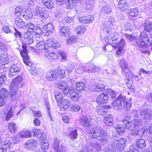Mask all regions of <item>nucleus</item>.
I'll list each match as a JSON object with an SVG mask.
<instances>
[{"mask_svg": "<svg viewBox=\"0 0 152 152\" xmlns=\"http://www.w3.org/2000/svg\"><path fill=\"white\" fill-rule=\"evenodd\" d=\"M77 41V39L74 36H70L68 39L67 40V42L69 44H71L74 43Z\"/></svg>", "mask_w": 152, "mask_h": 152, "instance_id": "6e6d98bb", "label": "nucleus"}, {"mask_svg": "<svg viewBox=\"0 0 152 152\" xmlns=\"http://www.w3.org/2000/svg\"><path fill=\"white\" fill-rule=\"evenodd\" d=\"M108 94H110L112 98H115L116 96V93L112 89L109 88L106 91Z\"/></svg>", "mask_w": 152, "mask_h": 152, "instance_id": "4d7b16f0", "label": "nucleus"}, {"mask_svg": "<svg viewBox=\"0 0 152 152\" xmlns=\"http://www.w3.org/2000/svg\"><path fill=\"white\" fill-rule=\"evenodd\" d=\"M31 136V133L30 131L23 129L20 131L16 135L12 137L13 142L14 143H17L22 138L30 137Z\"/></svg>", "mask_w": 152, "mask_h": 152, "instance_id": "ddd939ff", "label": "nucleus"}, {"mask_svg": "<svg viewBox=\"0 0 152 152\" xmlns=\"http://www.w3.org/2000/svg\"><path fill=\"white\" fill-rule=\"evenodd\" d=\"M125 36L132 44L133 45L136 42V44L142 48L146 46V41L148 43L149 42L147 34L144 31L140 33V34L137 39L135 37H133L131 35L125 34Z\"/></svg>", "mask_w": 152, "mask_h": 152, "instance_id": "1a4fd4ad", "label": "nucleus"}, {"mask_svg": "<svg viewBox=\"0 0 152 152\" xmlns=\"http://www.w3.org/2000/svg\"><path fill=\"white\" fill-rule=\"evenodd\" d=\"M108 101L107 95L105 92L98 95L96 99V101L99 104L107 103Z\"/></svg>", "mask_w": 152, "mask_h": 152, "instance_id": "aec40b11", "label": "nucleus"}, {"mask_svg": "<svg viewBox=\"0 0 152 152\" xmlns=\"http://www.w3.org/2000/svg\"><path fill=\"white\" fill-rule=\"evenodd\" d=\"M17 129L16 124L14 122H11L8 124V130L11 134H13Z\"/></svg>", "mask_w": 152, "mask_h": 152, "instance_id": "473e14b6", "label": "nucleus"}, {"mask_svg": "<svg viewBox=\"0 0 152 152\" xmlns=\"http://www.w3.org/2000/svg\"><path fill=\"white\" fill-rule=\"evenodd\" d=\"M59 53L61 57V61H63L66 60L67 58L66 53L64 51H60Z\"/></svg>", "mask_w": 152, "mask_h": 152, "instance_id": "680f3d73", "label": "nucleus"}, {"mask_svg": "<svg viewBox=\"0 0 152 152\" xmlns=\"http://www.w3.org/2000/svg\"><path fill=\"white\" fill-rule=\"evenodd\" d=\"M46 105L47 106V113L48 114V115L50 118V122L51 124H53L54 123V121L53 120V119L52 117L51 116V114L50 113V107L49 106V103L48 102H46Z\"/></svg>", "mask_w": 152, "mask_h": 152, "instance_id": "864d4df0", "label": "nucleus"}, {"mask_svg": "<svg viewBox=\"0 0 152 152\" xmlns=\"http://www.w3.org/2000/svg\"><path fill=\"white\" fill-rule=\"evenodd\" d=\"M30 10L29 9H26L25 10V14H22L23 17L26 19H31L32 16L31 12L30 11Z\"/></svg>", "mask_w": 152, "mask_h": 152, "instance_id": "c03bdc74", "label": "nucleus"}, {"mask_svg": "<svg viewBox=\"0 0 152 152\" xmlns=\"http://www.w3.org/2000/svg\"><path fill=\"white\" fill-rule=\"evenodd\" d=\"M144 137L149 142V144L150 145V146L148 149L145 152H152V134Z\"/></svg>", "mask_w": 152, "mask_h": 152, "instance_id": "a18cd8bd", "label": "nucleus"}, {"mask_svg": "<svg viewBox=\"0 0 152 152\" xmlns=\"http://www.w3.org/2000/svg\"><path fill=\"white\" fill-rule=\"evenodd\" d=\"M23 11L20 7H18L15 8V14L17 16H19L23 13Z\"/></svg>", "mask_w": 152, "mask_h": 152, "instance_id": "052dcab7", "label": "nucleus"}, {"mask_svg": "<svg viewBox=\"0 0 152 152\" xmlns=\"http://www.w3.org/2000/svg\"><path fill=\"white\" fill-rule=\"evenodd\" d=\"M26 28H29L31 29H33V30H34V32L36 33V34L37 35H38V33L35 31V30H37L38 27L36 28L35 29H34L35 27L34 25L32 23H28L26 25Z\"/></svg>", "mask_w": 152, "mask_h": 152, "instance_id": "13d9d810", "label": "nucleus"}, {"mask_svg": "<svg viewBox=\"0 0 152 152\" xmlns=\"http://www.w3.org/2000/svg\"><path fill=\"white\" fill-rule=\"evenodd\" d=\"M57 87L59 89L63 91L64 94L65 95L67 96L69 94V90L70 88L67 86V84L64 81L62 82L59 83H57Z\"/></svg>", "mask_w": 152, "mask_h": 152, "instance_id": "6ab92c4d", "label": "nucleus"}, {"mask_svg": "<svg viewBox=\"0 0 152 152\" xmlns=\"http://www.w3.org/2000/svg\"><path fill=\"white\" fill-rule=\"evenodd\" d=\"M55 97L56 100L58 103L61 102L63 99V96L62 94L59 92H56L55 94Z\"/></svg>", "mask_w": 152, "mask_h": 152, "instance_id": "37998d69", "label": "nucleus"}, {"mask_svg": "<svg viewBox=\"0 0 152 152\" xmlns=\"http://www.w3.org/2000/svg\"><path fill=\"white\" fill-rule=\"evenodd\" d=\"M59 33L61 36L68 37L70 34L69 28L66 26H61L59 28Z\"/></svg>", "mask_w": 152, "mask_h": 152, "instance_id": "393cba45", "label": "nucleus"}, {"mask_svg": "<svg viewBox=\"0 0 152 152\" xmlns=\"http://www.w3.org/2000/svg\"><path fill=\"white\" fill-rule=\"evenodd\" d=\"M6 54H2L0 56V64H2L5 63H7L8 60Z\"/></svg>", "mask_w": 152, "mask_h": 152, "instance_id": "de8ad7c7", "label": "nucleus"}, {"mask_svg": "<svg viewBox=\"0 0 152 152\" xmlns=\"http://www.w3.org/2000/svg\"><path fill=\"white\" fill-rule=\"evenodd\" d=\"M23 36L26 44H30L33 42V37L30 33L27 32L24 33Z\"/></svg>", "mask_w": 152, "mask_h": 152, "instance_id": "cd10ccee", "label": "nucleus"}, {"mask_svg": "<svg viewBox=\"0 0 152 152\" xmlns=\"http://www.w3.org/2000/svg\"><path fill=\"white\" fill-rule=\"evenodd\" d=\"M124 152H139V150L135 148V146H132L130 147L129 150H126Z\"/></svg>", "mask_w": 152, "mask_h": 152, "instance_id": "e2e57ef3", "label": "nucleus"}, {"mask_svg": "<svg viewBox=\"0 0 152 152\" xmlns=\"http://www.w3.org/2000/svg\"><path fill=\"white\" fill-rule=\"evenodd\" d=\"M97 112L98 114L103 115L106 114L107 110L105 109L103 106H102L100 109H97Z\"/></svg>", "mask_w": 152, "mask_h": 152, "instance_id": "5fc2aeb1", "label": "nucleus"}, {"mask_svg": "<svg viewBox=\"0 0 152 152\" xmlns=\"http://www.w3.org/2000/svg\"><path fill=\"white\" fill-rule=\"evenodd\" d=\"M144 25V29L145 31L147 32L152 31V22L149 20H147L145 21Z\"/></svg>", "mask_w": 152, "mask_h": 152, "instance_id": "c756f323", "label": "nucleus"}, {"mask_svg": "<svg viewBox=\"0 0 152 152\" xmlns=\"http://www.w3.org/2000/svg\"><path fill=\"white\" fill-rule=\"evenodd\" d=\"M0 144L3 148L6 150L7 148H9L11 146L12 143L10 140L3 139V140H1Z\"/></svg>", "mask_w": 152, "mask_h": 152, "instance_id": "c9c22d12", "label": "nucleus"}, {"mask_svg": "<svg viewBox=\"0 0 152 152\" xmlns=\"http://www.w3.org/2000/svg\"><path fill=\"white\" fill-rule=\"evenodd\" d=\"M6 79V77L4 75H1L0 77V87L3 86Z\"/></svg>", "mask_w": 152, "mask_h": 152, "instance_id": "69168bd1", "label": "nucleus"}, {"mask_svg": "<svg viewBox=\"0 0 152 152\" xmlns=\"http://www.w3.org/2000/svg\"><path fill=\"white\" fill-rule=\"evenodd\" d=\"M15 23L17 27L19 28H22L25 25L24 22L19 17L15 18Z\"/></svg>", "mask_w": 152, "mask_h": 152, "instance_id": "72a5a7b5", "label": "nucleus"}, {"mask_svg": "<svg viewBox=\"0 0 152 152\" xmlns=\"http://www.w3.org/2000/svg\"><path fill=\"white\" fill-rule=\"evenodd\" d=\"M104 121L105 124L108 126L113 125V117L110 114H108L104 117Z\"/></svg>", "mask_w": 152, "mask_h": 152, "instance_id": "c85d7f7f", "label": "nucleus"}, {"mask_svg": "<svg viewBox=\"0 0 152 152\" xmlns=\"http://www.w3.org/2000/svg\"><path fill=\"white\" fill-rule=\"evenodd\" d=\"M108 136H107V138ZM111 141H109L108 143V147L111 149H113L114 148L119 149L120 151L124 150L126 146L127 143L126 139L124 138H120L117 140H115L114 137H113ZM107 142L106 143H102L104 145L107 144L108 142V138H107Z\"/></svg>", "mask_w": 152, "mask_h": 152, "instance_id": "9d476101", "label": "nucleus"}, {"mask_svg": "<svg viewBox=\"0 0 152 152\" xmlns=\"http://www.w3.org/2000/svg\"><path fill=\"white\" fill-rule=\"evenodd\" d=\"M136 144L137 148L140 149L145 148L146 145L145 140L140 138L137 139Z\"/></svg>", "mask_w": 152, "mask_h": 152, "instance_id": "7c9ffc66", "label": "nucleus"}, {"mask_svg": "<svg viewBox=\"0 0 152 152\" xmlns=\"http://www.w3.org/2000/svg\"><path fill=\"white\" fill-rule=\"evenodd\" d=\"M62 22L65 25L72 24L73 23V18L72 17L67 16L63 18Z\"/></svg>", "mask_w": 152, "mask_h": 152, "instance_id": "4c0bfd02", "label": "nucleus"}, {"mask_svg": "<svg viewBox=\"0 0 152 152\" xmlns=\"http://www.w3.org/2000/svg\"><path fill=\"white\" fill-rule=\"evenodd\" d=\"M94 4V0H85L83 6L86 10H91L93 8Z\"/></svg>", "mask_w": 152, "mask_h": 152, "instance_id": "bb28decb", "label": "nucleus"}, {"mask_svg": "<svg viewBox=\"0 0 152 152\" xmlns=\"http://www.w3.org/2000/svg\"><path fill=\"white\" fill-rule=\"evenodd\" d=\"M61 107L64 110L66 109L71 104V101L68 99H64L61 103Z\"/></svg>", "mask_w": 152, "mask_h": 152, "instance_id": "e433bc0d", "label": "nucleus"}, {"mask_svg": "<svg viewBox=\"0 0 152 152\" xmlns=\"http://www.w3.org/2000/svg\"><path fill=\"white\" fill-rule=\"evenodd\" d=\"M119 37V35L118 34V37L117 39H115L116 41V42L114 43H112L110 44L107 43L109 45H111L113 47H115L118 48V50L116 52L117 54L119 56H121L123 53V48L125 44V40L123 39H121L119 41V42H118L117 43H116L118 40V38Z\"/></svg>", "mask_w": 152, "mask_h": 152, "instance_id": "4468645a", "label": "nucleus"}, {"mask_svg": "<svg viewBox=\"0 0 152 152\" xmlns=\"http://www.w3.org/2000/svg\"><path fill=\"white\" fill-rule=\"evenodd\" d=\"M102 12L107 14H109L112 11L110 7L108 6H105V7L102 8Z\"/></svg>", "mask_w": 152, "mask_h": 152, "instance_id": "8fccbe9b", "label": "nucleus"}, {"mask_svg": "<svg viewBox=\"0 0 152 152\" xmlns=\"http://www.w3.org/2000/svg\"><path fill=\"white\" fill-rule=\"evenodd\" d=\"M75 88L72 87L69 90V94H67L68 96L72 100L74 101H76L78 100L80 95V93L78 91H75Z\"/></svg>", "mask_w": 152, "mask_h": 152, "instance_id": "f3484780", "label": "nucleus"}, {"mask_svg": "<svg viewBox=\"0 0 152 152\" xmlns=\"http://www.w3.org/2000/svg\"><path fill=\"white\" fill-rule=\"evenodd\" d=\"M37 141L34 139H31L25 143V147L28 149H33L36 146Z\"/></svg>", "mask_w": 152, "mask_h": 152, "instance_id": "b1692460", "label": "nucleus"}, {"mask_svg": "<svg viewBox=\"0 0 152 152\" xmlns=\"http://www.w3.org/2000/svg\"><path fill=\"white\" fill-rule=\"evenodd\" d=\"M23 50L20 52V54L23 58V61L26 65L30 66L31 63L28 60L29 57L28 56L27 47L25 44H23L22 45Z\"/></svg>", "mask_w": 152, "mask_h": 152, "instance_id": "2eb2a0df", "label": "nucleus"}, {"mask_svg": "<svg viewBox=\"0 0 152 152\" xmlns=\"http://www.w3.org/2000/svg\"><path fill=\"white\" fill-rule=\"evenodd\" d=\"M76 88L75 89L79 91L84 90L86 89V86L84 83L82 82H79L76 83Z\"/></svg>", "mask_w": 152, "mask_h": 152, "instance_id": "ea45409f", "label": "nucleus"}, {"mask_svg": "<svg viewBox=\"0 0 152 152\" xmlns=\"http://www.w3.org/2000/svg\"><path fill=\"white\" fill-rule=\"evenodd\" d=\"M4 115L6 117L7 121L9 120L14 115L13 108L11 106L6 107L4 110Z\"/></svg>", "mask_w": 152, "mask_h": 152, "instance_id": "5701e85b", "label": "nucleus"}, {"mask_svg": "<svg viewBox=\"0 0 152 152\" xmlns=\"http://www.w3.org/2000/svg\"><path fill=\"white\" fill-rule=\"evenodd\" d=\"M49 143L47 140L41 141L40 143V145L41 148L43 150L47 149L48 148Z\"/></svg>", "mask_w": 152, "mask_h": 152, "instance_id": "49530a36", "label": "nucleus"}, {"mask_svg": "<svg viewBox=\"0 0 152 152\" xmlns=\"http://www.w3.org/2000/svg\"><path fill=\"white\" fill-rule=\"evenodd\" d=\"M9 75L12 77L13 76L19 73L20 71V66L18 64L15 65L9 68Z\"/></svg>", "mask_w": 152, "mask_h": 152, "instance_id": "4be33fe9", "label": "nucleus"}, {"mask_svg": "<svg viewBox=\"0 0 152 152\" xmlns=\"http://www.w3.org/2000/svg\"><path fill=\"white\" fill-rule=\"evenodd\" d=\"M60 141L57 138L53 139V148L56 152H66L67 149L62 145L59 144Z\"/></svg>", "mask_w": 152, "mask_h": 152, "instance_id": "dca6fc26", "label": "nucleus"}, {"mask_svg": "<svg viewBox=\"0 0 152 152\" xmlns=\"http://www.w3.org/2000/svg\"><path fill=\"white\" fill-rule=\"evenodd\" d=\"M2 30L4 33L8 34L11 32V30L8 26H4L2 28Z\"/></svg>", "mask_w": 152, "mask_h": 152, "instance_id": "338daca9", "label": "nucleus"}, {"mask_svg": "<svg viewBox=\"0 0 152 152\" xmlns=\"http://www.w3.org/2000/svg\"><path fill=\"white\" fill-rule=\"evenodd\" d=\"M112 104L116 110L123 109L128 110L131 108L132 105L131 102L128 100L126 97L121 94L118 96L117 99L112 102Z\"/></svg>", "mask_w": 152, "mask_h": 152, "instance_id": "6e6552de", "label": "nucleus"}, {"mask_svg": "<svg viewBox=\"0 0 152 152\" xmlns=\"http://www.w3.org/2000/svg\"><path fill=\"white\" fill-rule=\"evenodd\" d=\"M39 7V20L40 21L39 24V35H43L48 36L51 34L53 29L52 23L46 24L45 22L47 18V15L42 13H40Z\"/></svg>", "mask_w": 152, "mask_h": 152, "instance_id": "20e7f679", "label": "nucleus"}, {"mask_svg": "<svg viewBox=\"0 0 152 152\" xmlns=\"http://www.w3.org/2000/svg\"><path fill=\"white\" fill-rule=\"evenodd\" d=\"M80 106L76 104H72L70 107V110L72 111L76 112L78 111L80 109Z\"/></svg>", "mask_w": 152, "mask_h": 152, "instance_id": "603ef678", "label": "nucleus"}, {"mask_svg": "<svg viewBox=\"0 0 152 152\" xmlns=\"http://www.w3.org/2000/svg\"><path fill=\"white\" fill-rule=\"evenodd\" d=\"M39 136L41 134V135L39 139L42 140H42L44 141L46 140L45 139L46 137V134L44 132L40 133V130H39Z\"/></svg>", "mask_w": 152, "mask_h": 152, "instance_id": "0e129e2a", "label": "nucleus"}, {"mask_svg": "<svg viewBox=\"0 0 152 152\" xmlns=\"http://www.w3.org/2000/svg\"><path fill=\"white\" fill-rule=\"evenodd\" d=\"M115 129L118 133L120 134H122L125 131V128L122 125L119 124L115 126Z\"/></svg>", "mask_w": 152, "mask_h": 152, "instance_id": "a19ab883", "label": "nucleus"}, {"mask_svg": "<svg viewBox=\"0 0 152 152\" xmlns=\"http://www.w3.org/2000/svg\"><path fill=\"white\" fill-rule=\"evenodd\" d=\"M15 32V35L18 38H20L22 37L21 33L18 31L16 28H14Z\"/></svg>", "mask_w": 152, "mask_h": 152, "instance_id": "774afa93", "label": "nucleus"}, {"mask_svg": "<svg viewBox=\"0 0 152 152\" xmlns=\"http://www.w3.org/2000/svg\"><path fill=\"white\" fill-rule=\"evenodd\" d=\"M104 88V85L101 83H95L94 87V91L99 92L102 91Z\"/></svg>", "mask_w": 152, "mask_h": 152, "instance_id": "2f4dec72", "label": "nucleus"}, {"mask_svg": "<svg viewBox=\"0 0 152 152\" xmlns=\"http://www.w3.org/2000/svg\"><path fill=\"white\" fill-rule=\"evenodd\" d=\"M92 118L87 115L83 116L80 120V124L84 127H90L89 128V138L91 141L106 143L107 142V132L101 128V124L96 123L93 126H91Z\"/></svg>", "mask_w": 152, "mask_h": 152, "instance_id": "f257e3e1", "label": "nucleus"}, {"mask_svg": "<svg viewBox=\"0 0 152 152\" xmlns=\"http://www.w3.org/2000/svg\"><path fill=\"white\" fill-rule=\"evenodd\" d=\"M59 43L56 40H52L49 39L46 41V42L44 41H40L39 40V54L40 53H44L45 57L50 61H55L59 58L58 55L56 53L50 52L48 49V47L56 49L60 47Z\"/></svg>", "mask_w": 152, "mask_h": 152, "instance_id": "7ed1b4c3", "label": "nucleus"}, {"mask_svg": "<svg viewBox=\"0 0 152 152\" xmlns=\"http://www.w3.org/2000/svg\"><path fill=\"white\" fill-rule=\"evenodd\" d=\"M117 7L121 11L126 10L130 7L129 3L126 0H117Z\"/></svg>", "mask_w": 152, "mask_h": 152, "instance_id": "a211bd4d", "label": "nucleus"}, {"mask_svg": "<svg viewBox=\"0 0 152 152\" xmlns=\"http://www.w3.org/2000/svg\"><path fill=\"white\" fill-rule=\"evenodd\" d=\"M48 3L45 4L44 5L45 7L48 9H51L54 6L53 1L52 0L49 1L47 2Z\"/></svg>", "mask_w": 152, "mask_h": 152, "instance_id": "bf43d9fd", "label": "nucleus"}, {"mask_svg": "<svg viewBox=\"0 0 152 152\" xmlns=\"http://www.w3.org/2000/svg\"><path fill=\"white\" fill-rule=\"evenodd\" d=\"M115 19L111 16H109L106 17L104 20L102 21L100 34L102 35V37L104 38V39L106 43L110 44L115 43L116 42L115 39H117L118 37V34L117 33H115L114 30L110 28L109 26H113L115 24Z\"/></svg>", "mask_w": 152, "mask_h": 152, "instance_id": "f03ea898", "label": "nucleus"}, {"mask_svg": "<svg viewBox=\"0 0 152 152\" xmlns=\"http://www.w3.org/2000/svg\"><path fill=\"white\" fill-rule=\"evenodd\" d=\"M119 64L121 68L122 74L125 75V79L128 81L130 80L133 76V73L128 68V65L125 60L123 59L120 60Z\"/></svg>", "mask_w": 152, "mask_h": 152, "instance_id": "f8f14e48", "label": "nucleus"}, {"mask_svg": "<svg viewBox=\"0 0 152 152\" xmlns=\"http://www.w3.org/2000/svg\"><path fill=\"white\" fill-rule=\"evenodd\" d=\"M152 113L151 111L149 109H144L140 112L134 110L132 113L131 116L135 118L141 117L140 119H137L140 120L141 125L142 124V125L143 124L146 125L148 124V123L150 120Z\"/></svg>", "mask_w": 152, "mask_h": 152, "instance_id": "0eeeda50", "label": "nucleus"}, {"mask_svg": "<svg viewBox=\"0 0 152 152\" xmlns=\"http://www.w3.org/2000/svg\"><path fill=\"white\" fill-rule=\"evenodd\" d=\"M8 95V92L7 90L4 88H2L0 90V97L5 98Z\"/></svg>", "mask_w": 152, "mask_h": 152, "instance_id": "09e8293b", "label": "nucleus"}, {"mask_svg": "<svg viewBox=\"0 0 152 152\" xmlns=\"http://www.w3.org/2000/svg\"><path fill=\"white\" fill-rule=\"evenodd\" d=\"M78 134L76 129H72L69 131V137L72 140H75L77 138Z\"/></svg>", "mask_w": 152, "mask_h": 152, "instance_id": "f704fd0d", "label": "nucleus"}, {"mask_svg": "<svg viewBox=\"0 0 152 152\" xmlns=\"http://www.w3.org/2000/svg\"><path fill=\"white\" fill-rule=\"evenodd\" d=\"M58 76L57 71L53 70L47 72L45 78L48 80L53 81L56 79Z\"/></svg>", "mask_w": 152, "mask_h": 152, "instance_id": "412c9836", "label": "nucleus"}, {"mask_svg": "<svg viewBox=\"0 0 152 152\" xmlns=\"http://www.w3.org/2000/svg\"><path fill=\"white\" fill-rule=\"evenodd\" d=\"M86 26L84 25L78 26L76 29L77 34H83L86 30Z\"/></svg>", "mask_w": 152, "mask_h": 152, "instance_id": "58836bf2", "label": "nucleus"}, {"mask_svg": "<svg viewBox=\"0 0 152 152\" xmlns=\"http://www.w3.org/2000/svg\"><path fill=\"white\" fill-rule=\"evenodd\" d=\"M23 77L21 76L17 77L12 83L9 93L10 98L13 100L17 99L18 95L17 94V91L18 89L21 88L23 86L24 82H23Z\"/></svg>", "mask_w": 152, "mask_h": 152, "instance_id": "423d86ee", "label": "nucleus"}, {"mask_svg": "<svg viewBox=\"0 0 152 152\" xmlns=\"http://www.w3.org/2000/svg\"><path fill=\"white\" fill-rule=\"evenodd\" d=\"M89 66L88 65L87 66H76L75 68V71L76 73L78 74H81L83 72H86L88 73H90L91 69H85V68H88Z\"/></svg>", "mask_w": 152, "mask_h": 152, "instance_id": "a878e982", "label": "nucleus"}, {"mask_svg": "<svg viewBox=\"0 0 152 152\" xmlns=\"http://www.w3.org/2000/svg\"><path fill=\"white\" fill-rule=\"evenodd\" d=\"M83 150L86 152H100L101 151V149L99 143L88 141L83 148ZM102 152L104 151H102Z\"/></svg>", "mask_w": 152, "mask_h": 152, "instance_id": "9b49d317", "label": "nucleus"}, {"mask_svg": "<svg viewBox=\"0 0 152 152\" xmlns=\"http://www.w3.org/2000/svg\"><path fill=\"white\" fill-rule=\"evenodd\" d=\"M131 118L128 117H126L122 121L126 129H129L131 134L134 136L138 135H141L142 132L141 130H140L139 126L141 125V122L138 119H134L132 122L131 121Z\"/></svg>", "mask_w": 152, "mask_h": 152, "instance_id": "39448f33", "label": "nucleus"}, {"mask_svg": "<svg viewBox=\"0 0 152 152\" xmlns=\"http://www.w3.org/2000/svg\"><path fill=\"white\" fill-rule=\"evenodd\" d=\"M76 0H68L66 3L67 9L73 8L75 5Z\"/></svg>", "mask_w": 152, "mask_h": 152, "instance_id": "79ce46f5", "label": "nucleus"}, {"mask_svg": "<svg viewBox=\"0 0 152 152\" xmlns=\"http://www.w3.org/2000/svg\"><path fill=\"white\" fill-rule=\"evenodd\" d=\"M139 14V12L137 9H132L130 10L129 15L130 16L136 17Z\"/></svg>", "mask_w": 152, "mask_h": 152, "instance_id": "3c124183", "label": "nucleus"}]
</instances>
